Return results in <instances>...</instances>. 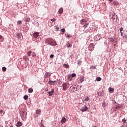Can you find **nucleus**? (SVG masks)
<instances>
[{
  "label": "nucleus",
  "instance_id": "1",
  "mask_svg": "<svg viewBox=\"0 0 127 127\" xmlns=\"http://www.w3.org/2000/svg\"><path fill=\"white\" fill-rule=\"evenodd\" d=\"M47 42L49 43L50 45H52V46H55L56 45V42L54 41L51 38H48L47 39Z\"/></svg>",
  "mask_w": 127,
  "mask_h": 127
},
{
  "label": "nucleus",
  "instance_id": "2",
  "mask_svg": "<svg viewBox=\"0 0 127 127\" xmlns=\"http://www.w3.org/2000/svg\"><path fill=\"white\" fill-rule=\"evenodd\" d=\"M116 16H117V15H116V13L114 12L111 13L110 15V17L112 20H115V19H116Z\"/></svg>",
  "mask_w": 127,
  "mask_h": 127
},
{
  "label": "nucleus",
  "instance_id": "3",
  "mask_svg": "<svg viewBox=\"0 0 127 127\" xmlns=\"http://www.w3.org/2000/svg\"><path fill=\"white\" fill-rule=\"evenodd\" d=\"M94 44L93 43L90 44L88 46V50H90V51L94 50Z\"/></svg>",
  "mask_w": 127,
  "mask_h": 127
},
{
  "label": "nucleus",
  "instance_id": "4",
  "mask_svg": "<svg viewBox=\"0 0 127 127\" xmlns=\"http://www.w3.org/2000/svg\"><path fill=\"white\" fill-rule=\"evenodd\" d=\"M80 111H81V112H87V111H88V107L87 106L84 105L80 109Z\"/></svg>",
  "mask_w": 127,
  "mask_h": 127
},
{
  "label": "nucleus",
  "instance_id": "5",
  "mask_svg": "<svg viewBox=\"0 0 127 127\" xmlns=\"http://www.w3.org/2000/svg\"><path fill=\"white\" fill-rule=\"evenodd\" d=\"M50 76H51V75L50 73H49V72H46L45 73L44 78L45 79H47V78H50Z\"/></svg>",
  "mask_w": 127,
  "mask_h": 127
},
{
  "label": "nucleus",
  "instance_id": "6",
  "mask_svg": "<svg viewBox=\"0 0 127 127\" xmlns=\"http://www.w3.org/2000/svg\"><path fill=\"white\" fill-rule=\"evenodd\" d=\"M20 116L21 117V118L23 120H24V119H25V117H24V116H25V113H24L23 111H21L20 113Z\"/></svg>",
  "mask_w": 127,
  "mask_h": 127
},
{
  "label": "nucleus",
  "instance_id": "7",
  "mask_svg": "<svg viewBox=\"0 0 127 127\" xmlns=\"http://www.w3.org/2000/svg\"><path fill=\"white\" fill-rule=\"evenodd\" d=\"M48 84H49V85H54L55 84H56V81H51V80H50L49 82H48Z\"/></svg>",
  "mask_w": 127,
  "mask_h": 127
},
{
  "label": "nucleus",
  "instance_id": "8",
  "mask_svg": "<svg viewBox=\"0 0 127 127\" xmlns=\"http://www.w3.org/2000/svg\"><path fill=\"white\" fill-rule=\"evenodd\" d=\"M33 36L35 38H37L39 36V33L38 32H35L33 34Z\"/></svg>",
  "mask_w": 127,
  "mask_h": 127
},
{
  "label": "nucleus",
  "instance_id": "9",
  "mask_svg": "<svg viewBox=\"0 0 127 127\" xmlns=\"http://www.w3.org/2000/svg\"><path fill=\"white\" fill-rule=\"evenodd\" d=\"M62 86L64 91H66V90L67 89V84L64 83Z\"/></svg>",
  "mask_w": 127,
  "mask_h": 127
},
{
  "label": "nucleus",
  "instance_id": "10",
  "mask_svg": "<svg viewBox=\"0 0 127 127\" xmlns=\"http://www.w3.org/2000/svg\"><path fill=\"white\" fill-rule=\"evenodd\" d=\"M66 121H67V120L66 119V118L63 117L62 118L61 122L62 123V124H63V123H66Z\"/></svg>",
  "mask_w": 127,
  "mask_h": 127
},
{
  "label": "nucleus",
  "instance_id": "11",
  "mask_svg": "<svg viewBox=\"0 0 127 127\" xmlns=\"http://www.w3.org/2000/svg\"><path fill=\"white\" fill-rule=\"evenodd\" d=\"M86 22H87V20H86L85 19L81 20L80 21L81 24H85Z\"/></svg>",
  "mask_w": 127,
  "mask_h": 127
},
{
  "label": "nucleus",
  "instance_id": "12",
  "mask_svg": "<svg viewBox=\"0 0 127 127\" xmlns=\"http://www.w3.org/2000/svg\"><path fill=\"white\" fill-rule=\"evenodd\" d=\"M54 93V89H52L51 91L48 92L49 96H52Z\"/></svg>",
  "mask_w": 127,
  "mask_h": 127
},
{
  "label": "nucleus",
  "instance_id": "13",
  "mask_svg": "<svg viewBox=\"0 0 127 127\" xmlns=\"http://www.w3.org/2000/svg\"><path fill=\"white\" fill-rule=\"evenodd\" d=\"M114 39L113 38H110L108 39V41L110 43H113V42H114Z\"/></svg>",
  "mask_w": 127,
  "mask_h": 127
},
{
  "label": "nucleus",
  "instance_id": "14",
  "mask_svg": "<svg viewBox=\"0 0 127 127\" xmlns=\"http://www.w3.org/2000/svg\"><path fill=\"white\" fill-rule=\"evenodd\" d=\"M66 46L68 47V48H70L72 47V44L69 43V42H68L66 44Z\"/></svg>",
  "mask_w": 127,
  "mask_h": 127
},
{
  "label": "nucleus",
  "instance_id": "15",
  "mask_svg": "<svg viewBox=\"0 0 127 127\" xmlns=\"http://www.w3.org/2000/svg\"><path fill=\"white\" fill-rule=\"evenodd\" d=\"M109 90V92H110V93H114V91H115V89H114V88H112L111 87H109L108 88Z\"/></svg>",
  "mask_w": 127,
  "mask_h": 127
},
{
  "label": "nucleus",
  "instance_id": "16",
  "mask_svg": "<svg viewBox=\"0 0 127 127\" xmlns=\"http://www.w3.org/2000/svg\"><path fill=\"white\" fill-rule=\"evenodd\" d=\"M62 12H63V9L62 8H61L58 11V13L59 14H61Z\"/></svg>",
  "mask_w": 127,
  "mask_h": 127
},
{
  "label": "nucleus",
  "instance_id": "17",
  "mask_svg": "<svg viewBox=\"0 0 127 127\" xmlns=\"http://www.w3.org/2000/svg\"><path fill=\"white\" fill-rule=\"evenodd\" d=\"M90 100V98H89V96H87L85 99L83 100V102H88Z\"/></svg>",
  "mask_w": 127,
  "mask_h": 127
},
{
  "label": "nucleus",
  "instance_id": "18",
  "mask_svg": "<svg viewBox=\"0 0 127 127\" xmlns=\"http://www.w3.org/2000/svg\"><path fill=\"white\" fill-rule=\"evenodd\" d=\"M22 124H21V122H18L16 125V126H17V127H21Z\"/></svg>",
  "mask_w": 127,
  "mask_h": 127
},
{
  "label": "nucleus",
  "instance_id": "19",
  "mask_svg": "<svg viewBox=\"0 0 127 127\" xmlns=\"http://www.w3.org/2000/svg\"><path fill=\"white\" fill-rule=\"evenodd\" d=\"M36 113L38 115H40V113H41V110L40 109L37 110Z\"/></svg>",
  "mask_w": 127,
  "mask_h": 127
},
{
  "label": "nucleus",
  "instance_id": "20",
  "mask_svg": "<svg viewBox=\"0 0 127 127\" xmlns=\"http://www.w3.org/2000/svg\"><path fill=\"white\" fill-rule=\"evenodd\" d=\"M33 89L30 88H29L28 89V93H33Z\"/></svg>",
  "mask_w": 127,
  "mask_h": 127
},
{
  "label": "nucleus",
  "instance_id": "21",
  "mask_svg": "<svg viewBox=\"0 0 127 127\" xmlns=\"http://www.w3.org/2000/svg\"><path fill=\"white\" fill-rule=\"evenodd\" d=\"M88 25H89V23H85V25L83 26L84 29H86L88 27Z\"/></svg>",
  "mask_w": 127,
  "mask_h": 127
},
{
  "label": "nucleus",
  "instance_id": "22",
  "mask_svg": "<svg viewBox=\"0 0 127 127\" xmlns=\"http://www.w3.org/2000/svg\"><path fill=\"white\" fill-rule=\"evenodd\" d=\"M25 21H26V22H29V21H30V18H26L25 19Z\"/></svg>",
  "mask_w": 127,
  "mask_h": 127
},
{
  "label": "nucleus",
  "instance_id": "23",
  "mask_svg": "<svg viewBox=\"0 0 127 127\" xmlns=\"http://www.w3.org/2000/svg\"><path fill=\"white\" fill-rule=\"evenodd\" d=\"M18 25H21L22 24V21L19 20L17 21Z\"/></svg>",
  "mask_w": 127,
  "mask_h": 127
},
{
  "label": "nucleus",
  "instance_id": "24",
  "mask_svg": "<svg viewBox=\"0 0 127 127\" xmlns=\"http://www.w3.org/2000/svg\"><path fill=\"white\" fill-rule=\"evenodd\" d=\"M96 81H97V82H100V81H102V78L100 77H97Z\"/></svg>",
  "mask_w": 127,
  "mask_h": 127
},
{
  "label": "nucleus",
  "instance_id": "25",
  "mask_svg": "<svg viewBox=\"0 0 127 127\" xmlns=\"http://www.w3.org/2000/svg\"><path fill=\"white\" fill-rule=\"evenodd\" d=\"M31 53H32V52L30 51L27 53V55H28V56H30V55H31Z\"/></svg>",
  "mask_w": 127,
  "mask_h": 127
},
{
  "label": "nucleus",
  "instance_id": "26",
  "mask_svg": "<svg viewBox=\"0 0 127 127\" xmlns=\"http://www.w3.org/2000/svg\"><path fill=\"white\" fill-rule=\"evenodd\" d=\"M84 77H80V83H82V82H84Z\"/></svg>",
  "mask_w": 127,
  "mask_h": 127
},
{
  "label": "nucleus",
  "instance_id": "27",
  "mask_svg": "<svg viewBox=\"0 0 127 127\" xmlns=\"http://www.w3.org/2000/svg\"><path fill=\"white\" fill-rule=\"evenodd\" d=\"M55 30L56 31H59V27H57L56 26H55Z\"/></svg>",
  "mask_w": 127,
  "mask_h": 127
},
{
  "label": "nucleus",
  "instance_id": "28",
  "mask_svg": "<svg viewBox=\"0 0 127 127\" xmlns=\"http://www.w3.org/2000/svg\"><path fill=\"white\" fill-rule=\"evenodd\" d=\"M32 57H35V56H36V54L35 53V52H33L32 54Z\"/></svg>",
  "mask_w": 127,
  "mask_h": 127
},
{
  "label": "nucleus",
  "instance_id": "29",
  "mask_svg": "<svg viewBox=\"0 0 127 127\" xmlns=\"http://www.w3.org/2000/svg\"><path fill=\"white\" fill-rule=\"evenodd\" d=\"M65 35H66L67 38H70V37H72V36H71V35H69L68 34H65Z\"/></svg>",
  "mask_w": 127,
  "mask_h": 127
},
{
  "label": "nucleus",
  "instance_id": "30",
  "mask_svg": "<svg viewBox=\"0 0 127 127\" xmlns=\"http://www.w3.org/2000/svg\"><path fill=\"white\" fill-rule=\"evenodd\" d=\"M0 39H2V40H0V41H1V42L3 41V38L2 37V36H1V35H0Z\"/></svg>",
  "mask_w": 127,
  "mask_h": 127
},
{
  "label": "nucleus",
  "instance_id": "31",
  "mask_svg": "<svg viewBox=\"0 0 127 127\" xmlns=\"http://www.w3.org/2000/svg\"><path fill=\"white\" fill-rule=\"evenodd\" d=\"M2 71H3V72H5L6 71V67H3Z\"/></svg>",
  "mask_w": 127,
  "mask_h": 127
},
{
  "label": "nucleus",
  "instance_id": "32",
  "mask_svg": "<svg viewBox=\"0 0 127 127\" xmlns=\"http://www.w3.org/2000/svg\"><path fill=\"white\" fill-rule=\"evenodd\" d=\"M24 100H27V99H28V96H27V95H25V96H24Z\"/></svg>",
  "mask_w": 127,
  "mask_h": 127
},
{
  "label": "nucleus",
  "instance_id": "33",
  "mask_svg": "<svg viewBox=\"0 0 127 127\" xmlns=\"http://www.w3.org/2000/svg\"><path fill=\"white\" fill-rule=\"evenodd\" d=\"M64 68H69V65L64 64Z\"/></svg>",
  "mask_w": 127,
  "mask_h": 127
},
{
  "label": "nucleus",
  "instance_id": "34",
  "mask_svg": "<svg viewBox=\"0 0 127 127\" xmlns=\"http://www.w3.org/2000/svg\"><path fill=\"white\" fill-rule=\"evenodd\" d=\"M114 5L116 6V5H118V2H116V1H113V2Z\"/></svg>",
  "mask_w": 127,
  "mask_h": 127
},
{
  "label": "nucleus",
  "instance_id": "35",
  "mask_svg": "<svg viewBox=\"0 0 127 127\" xmlns=\"http://www.w3.org/2000/svg\"><path fill=\"white\" fill-rule=\"evenodd\" d=\"M102 107H103V108H105V107H106V103L105 102L102 103Z\"/></svg>",
  "mask_w": 127,
  "mask_h": 127
},
{
  "label": "nucleus",
  "instance_id": "36",
  "mask_svg": "<svg viewBox=\"0 0 127 127\" xmlns=\"http://www.w3.org/2000/svg\"><path fill=\"white\" fill-rule=\"evenodd\" d=\"M119 30H120V32H122V31H123L124 30V28L121 27V28L119 29Z\"/></svg>",
  "mask_w": 127,
  "mask_h": 127
},
{
  "label": "nucleus",
  "instance_id": "37",
  "mask_svg": "<svg viewBox=\"0 0 127 127\" xmlns=\"http://www.w3.org/2000/svg\"><path fill=\"white\" fill-rule=\"evenodd\" d=\"M126 121L127 120L125 118L122 120L123 124H125Z\"/></svg>",
  "mask_w": 127,
  "mask_h": 127
},
{
  "label": "nucleus",
  "instance_id": "38",
  "mask_svg": "<svg viewBox=\"0 0 127 127\" xmlns=\"http://www.w3.org/2000/svg\"><path fill=\"white\" fill-rule=\"evenodd\" d=\"M55 20H56V19L55 18L51 19V21H52V22H54Z\"/></svg>",
  "mask_w": 127,
  "mask_h": 127
},
{
  "label": "nucleus",
  "instance_id": "39",
  "mask_svg": "<svg viewBox=\"0 0 127 127\" xmlns=\"http://www.w3.org/2000/svg\"><path fill=\"white\" fill-rule=\"evenodd\" d=\"M61 31L62 32H65V31H66V30H65V29L63 28V29H61Z\"/></svg>",
  "mask_w": 127,
  "mask_h": 127
},
{
  "label": "nucleus",
  "instance_id": "40",
  "mask_svg": "<svg viewBox=\"0 0 127 127\" xmlns=\"http://www.w3.org/2000/svg\"><path fill=\"white\" fill-rule=\"evenodd\" d=\"M71 76L72 78H75V77H76V74L75 73H73Z\"/></svg>",
  "mask_w": 127,
  "mask_h": 127
},
{
  "label": "nucleus",
  "instance_id": "41",
  "mask_svg": "<svg viewBox=\"0 0 127 127\" xmlns=\"http://www.w3.org/2000/svg\"><path fill=\"white\" fill-rule=\"evenodd\" d=\"M50 58H53V57H54V55L53 54L50 55Z\"/></svg>",
  "mask_w": 127,
  "mask_h": 127
},
{
  "label": "nucleus",
  "instance_id": "42",
  "mask_svg": "<svg viewBox=\"0 0 127 127\" xmlns=\"http://www.w3.org/2000/svg\"><path fill=\"white\" fill-rule=\"evenodd\" d=\"M3 113V111L2 110H0V114L1 115Z\"/></svg>",
  "mask_w": 127,
  "mask_h": 127
},
{
  "label": "nucleus",
  "instance_id": "43",
  "mask_svg": "<svg viewBox=\"0 0 127 127\" xmlns=\"http://www.w3.org/2000/svg\"><path fill=\"white\" fill-rule=\"evenodd\" d=\"M17 36L19 39H20V35H19V34H17Z\"/></svg>",
  "mask_w": 127,
  "mask_h": 127
},
{
  "label": "nucleus",
  "instance_id": "44",
  "mask_svg": "<svg viewBox=\"0 0 127 127\" xmlns=\"http://www.w3.org/2000/svg\"><path fill=\"white\" fill-rule=\"evenodd\" d=\"M121 36H123V34H124V33L120 32Z\"/></svg>",
  "mask_w": 127,
  "mask_h": 127
},
{
  "label": "nucleus",
  "instance_id": "45",
  "mask_svg": "<svg viewBox=\"0 0 127 127\" xmlns=\"http://www.w3.org/2000/svg\"><path fill=\"white\" fill-rule=\"evenodd\" d=\"M23 59H24V60H25V59H26V57L24 56V57H23Z\"/></svg>",
  "mask_w": 127,
  "mask_h": 127
},
{
  "label": "nucleus",
  "instance_id": "46",
  "mask_svg": "<svg viewBox=\"0 0 127 127\" xmlns=\"http://www.w3.org/2000/svg\"><path fill=\"white\" fill-rule=\"evenodd\" d=\"M45 90L46 92L48 91V88H46V89H45Z\"/></svg>",
  "mask_w": 127,
  "mask_h": 127
},
{
  "label": "nucleus",
  "instance_id": "47",
  "mask_svg": "<svg viewBox=\"0 0 127 127\" xmlns=\"http://www.w3.org/2000/svg\"><path fill=\"white\" fill-rule=\"evenodd\" d=\"M92 69H96V66H92Z\"/></svg>",
  "mask_w": 127,
  "mask_h": 127
},
{
  "label": "nucleus",
  "instance_id": "48",
  "mask_svg": "<svg viewBox=\"0 0 127 127\" xmlns=\"http://www.w3.org/2000/svg\"><path fill=\"white\" fill-rule=\"evenodd\" d=\"M109 0V1H110V2H112V1H113V0Z\"/></svg>",
  "mask_w": 127,
  "mask_h": 127
},
{
  "label": "nucleus",
  "instance_id": "49",
  "mask_svg": "<svg viewBox=\"0 0 127 127\" xmlns=\"http://www.w3.org/2000/svg\"><path fill=\"white\" fill-rule=\"evenodd\" d=\"M78 65L80 66L81 64H80V62H78Z\"/></svg>",
  "mask_w": 127,
  "mask_h": 127
},
{
  "label": "nucleus",
  "instance_id": "50",
  "mask_svg": "<svg viewBox=\"0 0 127 127\" xmlns=\"http://www.w3.org/2000/svg\"><path fill=\"white\" fill-rule=\"evenodd\" d=\"M41 127H44V126L43 125H42Z\"/></svg>",
  "mask_w": 127,
  "mask_h": 127
},
{
  "label": "nucleus",
  "instance_id": "51",
  "mask_svg": "<svg viewBox=\"0 0 127 127\" xmlns=\"http://www.w3.org/2000/svg\"><path fill=\"white\" fill-rule=\"evenodd\" d=\"M93 127H97V126H94Z\"/></svg>",
  "mask_w": 127,
  "mask_h": 127
},
{
  "label": "nucleus",
  "instance_id": "52",
  "mask_svg": "<svg viewBox=\"0 0 127 127\" xmlns=\"http://www.w3.org/2000/svg\"><path fill=\"white\" fill-rule=\"evenodd\" d=\"M41 122H42V120H41Z\"/></svg>",
  "mask_w": 127,
  "mask_h": 127
}]
</instances>
